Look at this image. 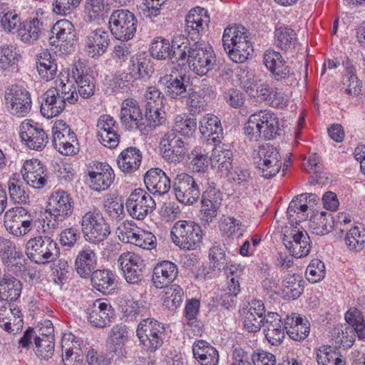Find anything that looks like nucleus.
Here are the masks:
<instances>
[{
    "instance_id": "46",
    "label": "nucleus",
    "mask_w": 365,
    "mask_h": 365,
    "mask_svg": "<svg viewBox=\"0 0 365 365\" xmlns=\"http://www.w3.org/2000/svg\"><path fill=\"white\" fill-rule=\"evenodd\" d=\"M277 46L282 50H287L296 44L297 38L294 31L287 26H277L274 31Z\"/></svg>"
},
{
    "instance_id": "23",
    "label": "nucleus",
    "mask_w": 365,
    "mask_h": 365,
    "mask_svg": "<svg viewBox=\"0 0 365 365\" xmlns=\"http://www.w3.org/2000/svg\"><path fill=\"white\" fill-rule=\"evenodd\" d=\"M23 178L31 187L39 189L43 187L46 182V168L38 159L26 160L23 165Z\"/></svg>"
},
{
    "instance_id": "53",
    "label": "nucleus",
    "mask_w": 365,
    "mask_h": 365,
    "mask_svg": "<svg viewBox=\"0 0 365 365\" xmlns=\"http://www.w3.org/2000/svg\"><path fill=\"white\" fill-rule=\"evenodd\" d=\"M56 88L58 93H59L58 96L62 99L65 105L67 103L74 104L78 101V94L76 86L72 82H69V80H67L66 83L61 80L58 87Z\"/></svg>"
},
{
    "instance_id": "26",
    "label": "nucleus",
    "mask_w": 365,
    "mask_h": 365,
    "mask_svg": "<svg viewBox=\"0 0 365 365\" xmlns=\"http://www.w3.org/2000/svg\"><path fill=\"white\" fill-rule=\"evenodd\" d=\"M56 88L47 90L41 96V113L46 118L59 115L66 108Z\"/></svg>"
},
{
    "instance_id": "29",
    "label": "nucleus",
    "mask_w": 365,
    "mask_h": 365,
    "mask_svg": "<svg viewBox=\"0 0 365 365\" xmlns=\"http://www.w3.org/2000/svg\"><path fill=\"white\" fill-rule=\"evenodd\" d=\"M160 329L162 327L158 321L147 318L139 323L136 329V334L140 342L147 341L150 342L161 341L163 342L164 333L160 331Z\"/></svg>"
},
{
    "instance_id": "19",
    "label": "nucleus",
    "mask_w": 365,
    "mask_h": 365,
    "mask_svg": "<svg viewBox=\"0 0 365 365\" xmlns=\"http://www.w3.org/2000/svg\"><path fill=\"white\" fill-rule=\"evenodd\" d=\"M20 137L28 148L36 150L44 148L48 139L43 129L37 123L33 124L26 120L20 126Z\"/></svg>"
},
{
    "instance_id": "3",
    "label": "nucleus",
    "mask_w": 365,
    "mask_h": 365,
    "mask_svg": "<svg viewBox=\"0 0 365 365\" xmlns=\"http://www.w3.org/2000/svg\"><path fill=\"white\" fill-rule=\"evenodd\" d=\"M170 235L173 243L182 250H194L203 238L200 226L193 221L179 220L173 227Z\"/></svg>"
},
{
    "instance_id": "31",
    "label": "nucleus",
    "mask_w": 365,
    "mask_h": 365,
    "mask_svg": "<svg viewBox=\"0 0 365 365\" xmlns=\"http://www.w3.org/2000/svg\"><path fill=\"white\" fill-rule=\"evenodd\" d=\"M114 315V310L109 303L96 300L89 313L90 322L96 327H104Z\"/></svg>"
},
{
    "instance_id": "17",
    "label": "nucleus",
    "mask_w": 365,
    "mask_h": 365,
    "mask_svg": "<svg viewBox=\"0 0 365 365\" xmlns=\"http://www.w3.org/2000/svg\"><path fill=\"white\" fill-rule=\"evenodd\" d=\"M263 62L270 72L271 77L275 81L285 80L293 75L291 68L278 51L267 50L263 55Z\"/></svg>"
},
{
    "instance_id": "7",
    "label": "nucleus",
    "mask_w": 365,
    "mask_h": 365,
    "mask_svg": "<svg viewBox=\"0 0 365 365\" xmlns=\"http://www.w3.org/2000/svg\"><path fill=\"white\" fill-rule=\"evenodd\" d=\"M137 19L134 14L126 9L114 11L109 19L112 35L121 41H128L136 32Z\"/></svg>"
},
{
    "instance_id": "25",
    "label": "nucleus",
    "mask_w": 365,
    "mask_h": 365,
    "mask_svg": "<svg viewBox=\"0 0 365 365\" xmlns=\"http://www.w3.org/2000/svg\"><path fill=\"white\" fill-rule=\"evenodd\" d=\"M345 319L350 325L346 328V342H354L355 336H357L359 340H363L365 338V325L361 312L356 308L349 309L345 314Z\"/></svg>"
},
{
    "instance_id": "41",
    "label": "nucleus",
    "mask_w": 365,
    "mask_h": 365,
    "mask_svg": "<svg viewBox=\"0 0 365 365\" xmlns=\"http://www.w3.org/2000/svg\"><path fill=\"white\" fill-rule=\"evenodd\" d=\"M283 292L289 299H296L304 290V281L299 274H288L283 279Z\"/></svg>"
},
{
    "instance_id": "62",
    "label": "nucleus",
    "mask_w": 365,
    "mask_h": 365,
    "mask_svg": "<svg viewBox=\"0 0 365 365\" xmlns=\"http://www.w3.org/2000/svg\"><path fill=\"white\" fill-rule=\"evenodd\" d=\"M81 0H53V11L60 15H67L78 6Z\"/></svg>"
},
{
    "instance_id": "10",
    "label": "nucleus",
    "mask_w": 365,
    "mask_h": 365,
    "mask_svg": "<svg viewBox=\"0 0 365 365\" xmlns=\"http://www.w3.org/2000/svg\"><path fill=\"white\" fill-rule=\"evenodd\" d=\"M31 221L28 209L21 206L9 209L4 215L6 229L16 237L24 236L30 231Z\"/></svg>"
},
{
    "instance_id": "22",
    "label": "nucleus",
    "mask_w": 365,
    "mask_h": 365,
    "mask_svg": "<svg viewBox=\"0 0 365 365\" xmlns=\"http://www.w3.org/2000/svg\"><path fill=\"white\" fill-rule=\"evenodd\" d=\"M110 43V35L103 29L91 31L86 37V51L88 56L97 58L107 51Z\"/></svg>"
},
{
    "instance_id": "61",
    "label": "nucleus",
    "mask_w": 365,
    "mask_h": 365,
    "mask_svg": "<svg viewBox=\"0 0 365 365\" xmlns=\"http://www.w3.org/2000/svg\"><path fill=\"white\" fill-rule=\"evenodd\" d=\"M132 244L143 249L152 250L156 245V238L151 232L139 230Z\"/></svg>"
},
{
    "instance_id": "56",
    "label": "nucleus",
    "mask_w": 365,
    "mask_h": 365,
    "mask_svg": "<svg viewBox=\"0 0 365 365\" xmlns=\"http://www.w3.org/2000/svg\"><path fill=\"white\" fill-rule=\"evenodd\" d=\"M190 160V167L195 172H204L208 167L210 161L207 155L203 153L200 149L195 148L189 155Z\"/></svg>"
},
{
    "instance_id": "39",
    "label": "nucleus",
    "mask_w": 365,
    "mask_h": 365,
    "mask_svg": "<svg viewBox=\"0 0 365 365\" xmlns=\"http://www.w3.org/2000/svg\"><path fill=\"white\" fill-rule=\"evenodd\" d=\"M19 26L17 32L21 40L25 43H33L39 38L43 29V23L36 18L24 21Z\"/></svg>"
},
{
    "instance_id": "27",
    "label": "nucleus",
    "mask_w": 365,
    "mask_h": 365,
    "mask_svg": "<svg viewBox=\"0 0 365 365\" xmlns=\"http://www.w3.org/2000/svg\"><path fill=\"white\" fill-rule=\"evenodd\" d=\"M185 21V31L192 40H195L198 38V34L207 26L209 16L204 9L197 7L190 11Z\"/></svg>"
},
{
    "instance_id": "47",
    "label": "nucleus",
    "mask_w": 365,
    "mask_h": 365,
    "mask_svg": "<svg viewBox=\"0 0 365 365\" xmlns=\"http://www.w3.org/2000/svg\"><path fill=\"white\" fill-rule=\"evenodd\" d=\"M340 346H333L329 344L320 346L317 351V360L319 365L331 364L342 358L339 351Z\"/></svg>"
},
{
    "instance_id": "60",
    "label": "nucleus",
    "mask_w": 365,
    "mask_h": 365,
    "mask_svg": "<svg viewBox=\"0 0 365 365\" xmlns=\"http://www.w3.org/2000/svg\"><path fill=\"white\" fill-rule=\"evenodd\" d=\"M122 311L127 317L133 318L138 315L143 316L146 311L145 302L144 301L128 300L125 305L122 306Z\"/></svg>"
},
{
    "instance_id": "1",
    "label": "nucleus",
    "mask_w": 365,
    "mask_h": 365,
    "mask_svg": "<svg viewBox=\"0 0 365 365\" xmlns=\"http://www.w3.org/2000/svg\"><path fill=\"white\" fill-rule=\"evenodd\" d=\"M244 133L252 141H258L260 138L269 140L281 135L282 130L275 113L259 110L249 117L244 126Z\"/></svg>"
},
{
    "instance_id": "43",
    "label": "nucleus",
    "mask_w": 365,
    "mask_h": 365,
    "mask_svg": "<svg viewBox=\"0 0 365 365\" xmlns=\"http://www.w3.org/2000/svg\"><path fill=\"white\" fill-rule=\"evenodd\" d=\"M130 64L128 70V81H134L136 79H147L150 77V73L153 72L151 66L146 60L140 61V58L135 56L130 58Z\"/></svg>"
},
{
    "instance_id": "14",
    "label": "nucleus",
    "mask_w": 365,
    "mask_h": 365,
    "mask_svg": "<svg viewBox=\"0 0 365 365\" xmlns=\"http://www.w3.org/2000/svg\"><path fill=\"white\" fill-rule=\"evenodd\" d=\"M173 190L178 200L185 205H192L200 195L197 183L187 173H180L175 177Z\"/></svg>"
},
{
    "instance_id": "57",
    "label": "nucleus",
    "mask_w": 365,
    "mask_h": 365,
    "mask_svg": "<svg viewBox=\"0 0 365 365\" xmlns=\"http://www.w3.org/2000/svg\"><path fill=\"white\" fill-rule=\"evenodd\" d=\"M306 275L312 283L319 282L325 276L324 263L319 259H312L307 267Z\"/></svg>"
},
{
    "instance_id": "16",
    "label": "nucleus",
    "mask_w": 365,
    "mask_h": 365,
    "mask_svg": "<svg viewBox=\"0 0 365 365\" xmlns=\"http://www.w3.org/2000/svg\"><path fill=\"white\" fill-rule=\"evenodd\" d=\"M75 133L63 120H58L53 126V143L56 148L63 155L75 153L73 143L76 141Z\"/></svg>"
},
{
    "instance_id": "32",
    "label": "nucleus",
    "mask_w": 365,
    "mask_h": 365,
    "mask_svg": "<svg viewBox=\"0 0 365 365\" xmlns=\"http://www.w3.org/2000/svg\"><path fill=\"white\" fill-rule=\"evenodd\" d=\"M22 290L20 280L10 274H0V300L14 301L17 299Z\"/></svg>"
},
{
    "instance_id": "49",
    "label": "nucleus",
    "mask_w": 365,
    "mask_h": 365,
    "mask_svg": "<svg viewBox=\"0 0 365 365\" xmlns=\"http://www.w3.org/2000/svg\"><path fill=\"white\" fill-rule=\"evenodd\" d=\"M344 241L349 250L359 252L365 246L364 231L355 226L346 232Z\"/></svg>"
},
{
    "instance_id": "37",
    "label": "nucleus",
    "mask_w": 365,
    "mask_h": 365,
    "mask_svg": "<svg viewBox=\"0 0 365 365\" xmlns=\"http://www.w3.org/2000/svg\"><path fill=\"white\" fill-rule=\"evenodd\" d=\"M172 51L169 60L172 63L186 60L191 55V49L193 48V43L184 36L175 37L171 42Z\"/></svg>"
},
{
    "instance_id": "11",
    "label": "nucleus",
    "mask_w": 365,
    "mask_h": 365,
    "mask_svg": "<svg viewBox=\"0 0 365 365\" xmlns=\"http://www.w3.org/2000/svg\"><path fill=\"white\" fill-rule=\"evenodd\" d=\"M74 208V202L70 195L63 190L51 193L48 198L47 211L56 224L70 217Z\"/></svg>"
},
{
    "instance_id": "36",
    "label": "nucleus",
    "mask_w": 365,
    "mask_h": 365,
    "mask_svg": "<svg viewBox=\"0 0 365 365\" xmlns=\"http://www.w3.org/2000/svg\"><path fill=\"white\" fill-rule=\"evenodd\" d=\"M75 266L81 277H89L96 267V254L90 249L81 250L76 257Z\"/></svg>"
},
{
    "instance_id": "9",
    "label": "nucleus",
    "mask_w": 365,
    "mask_h": 365,
    "mask_svg": "<svg viewBox=\"0 0 365 365\" xmlns=\"http://www.w3.org/2000/svg\"><path fill=\"white\" fill-rule=\"evenodd\" d=\"M120 119L126 129L138 130L142 134L148 135V126L145 125L142 110L135 99L127 98L122 102Z\"/></svg>"
},
{
    "instance_id": "44",
    "label": "nucleus",
    "mask_w": 365,
    "mask_h": 365,
    "mask_svg": "<svg viewBox=\"0 0 365 365\" xmlns=\"http://www.w3.org/2000/svg\"><path fill=\"white\" fill-rule=\"evenodd\" d=\"M144 120H145V125L148 126V134L152 129L165 122V112L162 111L158 105H152V102L148 101L145 105Z\"/></svg>"
},
{
    "instance_id": "48",
    "label": "nucleus",
    "mask_w": 365,
    "mask_h": 365,
    "mask_svg": "<svg viewBox=\"0 0 365 365\" xmlns=\"http://www.w3.org/2000/svg\"><path fill=\"white\" fill-rule=\"evenodd\" d=\"M165 288L163 305L169 309L174 310L179 307L182 302L183 290L178 284H172Z\"/></svg>"
},
{
    "instance_id": "40",
    "label": "nucleus",
    "mask_w": 365,
    "mask_h": 365,
    "mask_svg": "<svg viewBox=\"0 0 365 365\" xmlns=\"http://www.w3.org/2000/svg\"><path fill=\"white\" fill-rule=\"evenodd\" d=\"M75 82L78 85V94L83 98H88L94 94V78L92 75L80 71L77 68L73 70Z\"/></svg>"
},
{
    "instance_id": "38",
    "label": "nucleus",
    "mask_w": 365,
    "mask_h": 365,
    "mask_svg": "<svg viewBox=\"0 0 365 365\" xmlns=\"http://www.w3.org/2000/svg\"><path fill=\"white\" fill-rule=\"evenodd\" d=\"M192 353L201 365H217L219 354L216 348L209 344H193Z\"/></svg>"
},
{
    "instance_id": "55",
    "label": "nucleus",
    "mask_w": 365,
    "mask_h": 365,
    "mask_svg": "<svg viewBox=\"0 0 365 365\" xmlns=\"http://www.w3.org/2000/svg\"><path fill=\"white\" fill-rule=\"evenodd\" d=\"M197 129V120L192 118L178 116L172 130L184 136L192 135Z\"/></svg>"
},
{
    "instance_id": "52",
    "label": "nucleus",
    "mask_w": 365,
    "mask_h": 365,
    "mask_svg": "<svg viewBox=\"0 0 365 365\" xmlns=\"http://www.w3.org/2000/svg\"><path fill=\"white\" fill-rule=\"evenodd\" d=\"M225 245L215 243L209 251V259L214 269L221 270L227 264Z\"/></svg>"
},
{
    "instance_id": "21",
    "label": "nucleus",
    "mask_w": 365,
    "mask_h": 365,
    "mask_svg": "<svg viewBox=\"0 0 365 365\" xmlns=\"http://www.w3.org/2000/svg\"><path fill=\"white\" fill-rule=\"evenodd\" d=\"M50 43L56 46L72 47L76 41L74 26L66 19L58 21L51 29Z\"/></svg>"
},
{
    "instance_id": "63",
    "label": "nucleus",
    "mask_w": 365,
    "mask_h": 365,
    "mask_svg": "<svg viewBox=\"0 0 365 365\" xmlns=\"http://www.w3.org/2000/svg\"><path fill=\"white\" fill-rule=\"evenodd\" d=\"M256 160H272V163L281 162V155L277 150L269 144L259 147Z\"/></svg>"
},
{
    "instance_id": "28",
    "label": "nucleus",
    "mask_w": 365,
    "mask_h": 365,
    "mask_svg": "<svg viewBox=\"0 0 365 365\" xmlns=\"http://www.w3.org/2000/svg\"><path fill=\"white\" fill-rule=\"evenodd\" d=\"M148 190L153 194L163 195L170 188V180L166 174L159 168L148 170L144 177Z\"/></svg>"
},
{
    "instance_id": "2",
    "label": "nucleus",
    "mask_w": 365,
    "mask_h": 365,
    "mask_svg": "<svg viewBox=\"0 0 365 365\" xmlns=\"http://www.w3.org/2000/svg\"><path fill=\"white\" fill-rule=\"evenodd\" d=\"M222 43L225 51L235 63L245 62L254 51L247 30L242 26L227 27L223 33Z\"/></svg>"
},
{
    "instance_id": "34",
    "label": "nucleus",
    "mask_w": 365,
    "mask_h": 365,
    "mask_svg": "<svg viewBox=\"0 0 365 365\" xmlns=\"http://www.w3.org/2000/svg\"><path fill=\"white\" fill-rule=\"evenodd\" d=\"M142 155L139 149L129 147L124 149L117 159L119 168L124 173H133L139 168Z\"/></svg>"
},
{
    "instance_id": "51",
    "label": "nucleus",
    "mask_w": 365,
    "mask_h": 365,
    "mask_svg": "<svg viewBox=\"0 0 365 365\" xmlns=\"http://www.w3.org/2000/svg\"><path fill=\"white\" fill-rule=\"evenodd\" d=\"M285 329L290 339L294 341H300L304 339L309 335L310 324L306 318L303 319L301 317H297V322L294 327L292 329L285 327Z\"/></svg>"
},
{
    "instance_id": "42",
    "label": "nucleus",
    "mask_w": 365,
    "mask_h": 365,
    "mask_svg": "<svg viewBox=\"0 0 365 365\" xmlns=\"http://www.w3.org/2000/svg\"><path fill=\"white\" fill-rule=\"evenodd\" d=\"M91 283L94 288L101 292L106 293L114 284V274L108 269H98L91 274Z\"/></svg>"
},
{
    "instance_id": "59",
    "label": "nucleus",
    "mask_w": 365,
    "mask_h": 365,
    "mask_svg": "<svg viewBox=\"0 0 365 365\" xmlns=\"http://www.w3.org/2000/svg\"><path fill=\"white\" fill-rule=\"evenodd\" d=\"M139 230L133 220L124 221L117 229L119 239L125 243L132 244Z\"/></svg>"
},
{
    "instance_id": "5",
    "label": "nucleus",
    "mask_w": 365,
    "mask_h": 365,
    "mask_svg": "<svg viewBox=\"0 0 365 365\" xmlns=\"http://www.w3.org/2000/svg\"><path fill=\"white\" fill-rule=\"evenodd\" d=\"M81 230L86 240L92 243L103 242L110 233V225L97 209L87 212L82 217Z\"/></svg>"
},
{
    "instance_id": "18",
    "label": "nucleus",
    "mask_w": 365,
    "mask_h": 365,
    "mask_svg": "<svg viewBox=\"0 0 365 365\" xmlns=\"http://www.w3.org/2000/svg\"><path fill=\"white\" fill-rule=\"evenodd\" d=\"M160 145L164 149L163 158L167 161L176 163L183 160L185 154L184 143L175 130L167 132L161 139Z\"/></svg>"
},
{
    "instance_id": "4",
    "label": "nucleus",
    "mask_w": 365,
    "mask_h": 365,
    "mask_svg": "<svg viewBox=\"0 0 365 365\" xmlns=\"http://www.w3.org/2000/svg\"><path fill=\"white\" fill-rule=\"evenodd\" d=\"M26 254L29 259L36 264H47L59 257L60 250L50 237L38 236L27 242Z\"/></svg>"
},
{
    "instance_id": "20",
    "label": "nucleus",
    "mask_w": 365,
    "mask_h": 365,
    "mask_svg": "<svg viewBox=\"0 0 365 365\" xmlns=\"http://www.w3.org/2000/svg\"><path fill=\"white\" fill-rule=\"evenodd\" d=\"M291 238L284 235L282 242L292 255L297 258L306 257L311 250V242L308 234L298 230H292Z\"/></svg>"
},
{
    "instance_id": "30",
    "label": "nucleus",
    "mask_w": 365,
    "mask_h": 365,
    "mask_svg": "<svg viewBox=\"0 0 365 365\" xmlns=\"http://www.w3.org/2000/svg\"><path fill=\"white\" fill-rule=\"evenodd\" d=\"M210 162L212 165L217 168L222 174L228 175L232 168V153L230 145L225 144L216 145L212 150Z\"/></svg>"
},
{
    "instance_id": "12",
    "label": "nucleus",
    "mask_w": 365,
    "mask_h": 365,
    "mask_svg": "<svg viewBox=\"0 0 365 365\" xmlns=\"http://www.w3.org/2000/svg\"><path fill=\"white\" fill-rule=\"evenodd\" d=\"M171 73L161 77L159 84L164 87L165 93L173 99L185 98L192 91L190 78L185 74L177 75L174 68Z\"/></svg>"
},
{
    "instance_id": "24",
    "label": "nucleus",
    "mask_w": 365,
    "mask_h": 365,
    "mask_svg": "<svg viewBox=\"0 0 365 365\" xmlns=\"http://www.w3.org/2000/svg\"><path fill=\"white\" fill-rule=\"evenodd\" d=\"M177 265L170 261H163L154 267L152 275L153 285L158 289L168 287L177 277Z\"/></svg>"
},
{
    "instance_id": "54",
    "label": "nucleus",
    "mask_w": 365,
    "mask_h": 365,
    "mask_svg": "<svg viewBox=\"0 0 365 365\" xmlns=\"http://www.w3.org/2000/svg\"><path fill=\"white\" fill-rule=\"evenodd\" d=\"M272 162V160H257L255 164L258 174L267 179L275 176L281 169L282 162Z\"/></svg>"
},
{
    "instance_id": "33",
    "label": "nucleus",
    "mask_w": 365,
    "mask_h": 365,
    "mask_svg": "<svg viewBox=\"0 0 365 365\" xmlns=\"http://www.w3.org/2000/svg\"><path fill=\"white\" fill-rule=\"evenodd\" d=\"M345 72L342 78L344 92L351 96H357L361 91V81L356 76V69L353 63L347 59L344 63Z\"/></svg>"
},
{
    "instance_id": "45",
    "label": "nucleus",
    "mask_w": 365,
    "mask_h": 365,
    "mask_svg": "<svg viewBox=\"0 0 365 365\" xmlns=\"http://www.w3.org/2000/svg\"><path fill=\"white\" fill-rule=\"evenodd\" d=\"M310 226L316 235H324L333 230L334 219L329 212H321L319 217L313 218Z\"/></svg>"
},
{
    "instance_id": "35",
    "label": "nucleus",
    "mask_w": 365,
    "mask_h": 365,
    "mask_svg": "<svg viewBox=\"0 0 365 365\" xmlns=\"http://www.w3.org/2000/svg\"><path fill=\"white\" fill-rule=\"evenodd\" d=\"M201 134L214 143H220L223 131L219 118L212 114H207L200 121Z\"/></svg>"
},
{
    "instance_id": "58",
    "label": "nucleus",
    "mask_w": 365,
    "mask_h": 365,
    "mask_svg": "<svg viewBox=\"0 0 365 365\" xmlns=\"http://www.w3.org/2000/svg\"><path fill=\"white\" fill-rule=\"evenodd\" d=\"M150 50L152 56L155 58L169 59L172 51L171 43L167 39L158 38L152 43Z\"/></svg>"
},
{
    "instance_id": "8",
    "label": "nucleus",
    "mask_w": 365,
    "mask_h": 365,
    "mask_svg": "<svg viewBox=\"0 0 365 365\" xmlns=\"http://www.w3.org/2000/svg\"><path fill=\"white\" fill-rule=\"evenodd\" d=\"M4 100L6 108L13 115L24 117L31 111V94L22 86L15 84L6 88Z\"/></svg>"
},
{
    "instance_id": "13",
    "label": "nucleus",
    "mask_w": 365,
    "mask_h": 365,
    "mask_svg": "<svg viewBox=\"0 0 365 365\" xmlns=\"http://www.w3.org/2000/svg\"><path fill=\"white\" fill-rule=\"evenodd\" d=\"M126 208L133 218L143 220L155 208L153 197L143 189H135L126 201Z\"/></svg>"
},
{
    "instance_id": "50",
    "label": "nucleus",
    "mask_w": 365,
    "mask_h": 365,
    "mask_svg": "<svg viewBox=\"0 0 365 365\" xmlns=\"http://www.w3.org/2000/svg\"><path fill=\"white\" fill-rule=\"evenodd\" d=\"M88 176L92 188L98 192L107 190L113 183L115 178L113 172L88 173Z\"/></svg>"
},
{
    "instance_id": "6",
    "label": "nucleus",
    "mask_w": 365,
    "mask_h": 365,
    "mask_svg": "<svg viewBox=\"0 0 365 365\" xmlns=\"http://www.w3.org/2000/svg\"><path fill=\"white\" fill-rule=\"evenodd\" d=\"M187 63L195 73L201 76L215 69L217 61L212 47L205 42H194Z\"/></svg>"
},
{
    "instance_id": "15",
    "label": "nucleus",
    "mask_w": 365,
    "mask_h": 365,
    "mask_svg": "<svg viewBox=\"0 0 365 365\" xmlns=\"http://www.w3.org/2000/svg\"><path fill=\"white\" fill-rule=\"evenodd\" d=\"M118 263L128 283L135 284L142 281L145 264L139 255L129 252L123 253L118 258Z\"/></svg>"
},
{
    "instance_id": "64",
    "label": "nucleus",
    "mask_w": 365,
    "mask_h": 365,
    "mask_svg": "<svg viewBox=\"0 0 365 365\" xmlns=\"http://www.w3.org/2000/svg\"><path fill=\"white\" fill-rule=\"evenodd\" d=\"M9 192L11 199L16 203L26 204L29 202V195L17 182H9Z\"/></svg>"
}]
</instances>
